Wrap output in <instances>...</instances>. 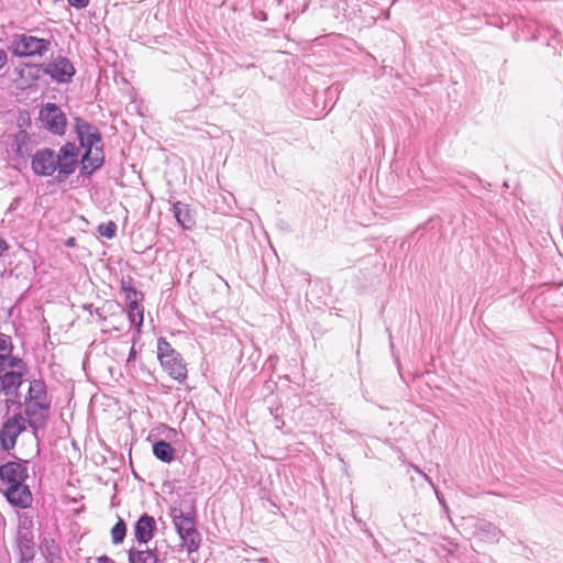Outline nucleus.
I'll return each mask as SVG.
<instances>
[{
	"label": "nucleus",
	"instance_id": "nucleus-30",
	"mask_svg": "<svg viewBox=\"0 0 563 563\" xmlns=\"http://www.w3.org/2000/svg\"><path fill=\"white\" fill-rule=\"evenodd\" d=\"M76 9H84L89 4V0H67Z\"/></svg>",
	"mask_w": 563,
	"mask_h": 563
},
{
	"label": "nucleus",
	"instance_id": "nucleus-23",
	"mask_svg": "<svg viewBox=\"0 0 563 563\" xmlns=\"http://www.w3.org/2000/svg\"><path fill=\"white\" fill-rule=\"evenodd\" d=\"M128 305V316H129V320L131 322L132 325H134L137 331H140V329L142 328L143 325V321H144V316H143V308L141 307L140 305V301H136V307L133 308L131 302L126 303Z\"/></svg>",
	"mask_w": 563,
	"mask_h": 563
},
{
	"label": "nucleus",
	"instance_id": "nucleus-11",
	"mask_svg": "<svg viewBox=\"0 0 563 563\" xmlns=\"http://www.w3.org/2000/svg\"><path fill=\"white\" fill-rule=\"evenodd\" d=\"M104 164L103 145L86 148L79 159L80 176L90 178Z\"/></svg>",
	"mask_w": 563,
	"mask_h": 563
},
{
	"label": "nucleus",
	"instance_id": "nucleus-38",
	"mask_svg": "<svg viewBox=\"0 0 563 563\" xmlns=\"http://www.w3.org/2000/svg\"><path fill=\"white\" fill-rule=\"evenodd\" d=\"M136 355L135 349L132 346L129 353L128 362H131Z\"/></svg>",
	"mask_w": 563,
	"mask_h": 563
},
{
	"label": "nucleus",
	"instance_id": "nucleus-34",
	"mask_svg": "<svg viewBox=\"0 0 563 563\" xmlns=\"http://www.w3.org/2000/svg\"><path fill=\"white\" fill-rule=\"evenodd\" d=\"M342 11H343V15L346 18H352V15L355 14V12H356L355 9L347 10L346 7H343Z\"/></svg>",
	"mask_w": 563,
	"mask_h": 563
},
{
	"label": "nucleus",
	"instance_id": "nucleus-31",
	"mask_svg": "<svg viewBox=\"0 0 563 563\" xmlns=\"http://www.w3.org/2000/svg\"><path fill=\"white\" fill-rule=\"evenodd\" d=\"M33 522L32 519L24 516L23 518H20V526L19 529H32Z\"/></svg>",
	"mask_w": 563,
	"mask_h": 563
},
{
	"label": "nucleus",
	"instance_id": "nucleus-28",
	"mask_svg": "<svg viewBox=\"0 0 563 563\" xmlns=\"http://www.w3.org/2000/svg\"><path fill=\"white\" fill-rule=\"evenodd\" d=\"M117 229V224L113 221H109L107 223H101L98 227V232L107 239H112L115 236Z\"/></svg>",
	"mask_w": 563,
	"mask_h": 563
},
{
	"label": "nucleus",
	"instance_id": "nucleus-37",
	"mask_svg": "<svg viewBox=\"0 0 563 563\" xmlns=\"http://www.w3.org/2000/svg\"><path fill=\"white\" fill-rule=\"evenodd\" d=\"M437 498H438L439 503L442 505V507L448 511L449 509H448V506L445 504V500H444V498L438 492H437Z\"/></svg>",
	"mask_w": 563,
	"mask_h": 563
},
{
	"label": "nucleus",
	"instance_id": "nucleus-13",
	"mask_svg": "<svg viewBox=\"0 0 563 563\" xmlns=\"http://www.w3.org/2000/svg\"><path fill=\"white\" fill-rule=\"evenodd\" d=\"M4 496L10 505L20 509L31 507L33 501L30 487L25 484L7 486Z\"/></svg>",
	"mask_w": 563,
	"mask_h": 563
},
{
	"label": "nucleus",
	"instance_id": "nucleus-36",
	"mask_svg": "<svg viewBox=\"0 0 563 563\" xmlns=\"http://www.w3.org/2000/svg\"><path fill=\"white\" fill-rule=\"evenodd\" d=\"M98 563H114V561L107 555H101L98 558Z\"/></svg>",
	"mask_w": 563,
	"mask_h": 563
},
{
	"label": "nucleus",
	"instance_id": "nucleus-8",
	"mask_svg": "<svg viewBox=\"0 0 563 563\" xmlns=\"http://www.w3.org/2000/svg\"><path fill=\"white\" fill-rule=\"evenodd\" d=\"M25 430V421L21 413L8 418L0 429V445L10 451L15 446L18 437Z\"/></svg>",
	"mask_w": 563,
	"mask_h": 563
},
{
	"label": "nucleus",
	"instance_id": "nucleus-3",
	"mask_svg": "<svg viewBox=\"0 0 563 563\" xmlns=\"http://www.w3.org/2000/svg\"><path fill=\"white\" fill-rule=\"evenodd\" d=\"M12 45L15 56H43L49 49L51 41L29 34H16L13 37Z\"/></svg>",
	"mask_w": 563,
	"mask_h": 563
},
{
	"label": "nucleus",
	"instance_id": "nucleus-26",
	"mask_svg": "<svg viewBox=\"0 0 563 563\" xmlns=\"http://www.w3.org/2000/svg\"><path fill=\"white\" fill-rule=\"evenodd\" d=\"M11 338L5 334H0V365H5L9 354L12 352Z\"/></svg>",
	"mask_w": 563,
	"mask_h": 563
},
{
	"label": "nucleus",
	"instance_id": "nucleus-18",
	"mask_svg": "<svg viewBox=\"0 0 563 563\" xmlns=\"http://www.w3.org/2000/svg\"><path fill=\"white\" fill-rule=\"evenodd\" d=\"M129 563H163L158 559L157 549H135L132 548L128 551Z\"/></svg>",
	"mask_w": 563,
	"mask_h": 563
},
{
	"label": "nucleus",
	"instance_id": "nucleus-2",
	"mask_svg": "<svg viewBox=\"0 0 563 563\" xmlns=\"http://www.w3.org/2000/svg\"><path fill=\"white\" fill-rule=\"evenodd\" d=\"M79 146L75 142H66L55 152L57 175L55 180L63 183L71 176L79 166Z\"/></svg>",
	"mask_w": 563,
	"mask_h": 563
},
{
	"label": "nucleus",
	"instance_id": "nucleus-24",
	"mask_svg": "<svg viewBox=\"0 0 563 563\" xmlns=\"http://www.w3.org/2000/svg\"><path fill=\"white\" fill-rule=\"evenodd\" d=\"M177 351L172 347L170 343L165 338H159L157 340V357L161 361L168 358L169 356H174Z\"/></svg>",
	"mask_w": 563,
	"mask_h": 563
},
{
	"label": "nucleus",
	"instance_id": "nucleus-16",
	"mask_svg": "<svg viewBox=\"0 0 563 563\" xmlns=\"http://www.w3.org/2000/svg\"><path fill=\"white\" fill-rule=\"evenodd\" d=\"M155 531L156 521L147 514H143L134 525V537L139 545L147 544L154 537Z\"/></svg>",
	"mask_w": 563,
	"mask_h": 563
},
{
	"label": "nucleus",
	"instance_id": "nucleus-4",
	"mask_svg": "<svg viewBox=\"0 0 563 563\" xmlns=\"http://www.w3.org/2000/svg\"><path fill=\"white\" fill-rule=\"evenodd\" d=\"M38 119L42 126L51 134L63 136L67 128V118L59 106L53 102L45 103L41 110Z\"/></svg>",
	"mask_w": 563,
	"mask_h": 563
},
{
	"label": "nucleus",
	"instance_id": "nucleus-1",
	"mask_svg": "<svg viewBox=\"0 0 563 563\" xmlns=\"http://www.w3.org/2000/svg\"><path fill=\"white\" fill-rule=\"evenodd\" d=\"M170 517L183 547H185L189 553L197 551L201 538L196 529L195 516L190 512H184L180 508L173 507L170 509Z\"/></svg>",
	"mask_w": 563,
	"mask_h": 563
},
{
	"label": "nucleus",
	"instance_id": "nucleus-14",
	"mask_svg": "<svg viewBox=\"0 0 563 563\" xmlns=\"http://www.w3.org/2000/svg\"><path fill=\"white\" fill-rule=\"evenodd\" d=\"M49 405H41L40 402H25L24 413L27 418V424L34 432L44 428L47 422Z\"/></svg>",
	"mask_w": 563,
	"mask_h": 563
},
{
	"label": "nucleus",
	"instance_id": "nucleus-20",
	"mask_svg": "<svg viewBox=\"0 0 563 563\" xmlns=\"http://www.w3.org/2000/svg\"><path fill=\"white\" fill-rule=\"evenodd\" d=\"M173 212L176 221L184 229L188 230L191 229V227H194L195 221L188 205H185L180 201H176L173 206Z\"/></svg>",
	"mask_w": 563,
	"mask_h": 563
},
{
	"label": "nucleus",
	"instance_id": "nucleus-21",
	"mask_svg": "<svg viewBox=\"0 0 563 563\" xmlns=\"http://www.w3.org/2000/svg\"><path fill=\"white\" fill-rule=\"evenodd\" d=\"M153 454L157 460L170 463L175 459V449L169 442L157 440L153 443Z\"/></svg>",
	"mask_w": 563,
	"mask_h": 563
},
{
	"label": "nucleus",
	"instance_id": "nucleus-6",
	"mask_svg": "<svg viewBox=\"0 0 563 563\" xmlns=\"http://www.w3.org/2000/svg\"><path fill=\"white\" fill-rule=\"evenodd\" d=\"M40 67L45 75L57 84L70 82L76 73L73 63L62 55L53 57L46 64H41Z\"/></svg>",
	"mask_w": 563,
	"mask_h": 563
},
{
	"label": "nucleus",
	"instance_id": "nucleus-17",
	"mask_svg": "<svg viewBox=\"0 0 563 563\" xmlns=\"http://www.w3.org/2000/svg\"><path fill=\"white\" fill-rule=\"evenodd\" d=\"M161 365L168 373L170 377L178 382H184L187 378L186 364L179 352L175 353L174 356L161 361Z\"/></svg>",
	"mask_w": 563,
	"mask_h": 563
},
{
	"label": "nucleus",
	"instance_id": "nucleus-41",
	"mask_svg": "<svg viewBox=\"0 0 563 563\" xmlns=\"http://www.w3.org/2000/svg\"><path fill=\"white\" fill-rule=\"evenodd\" d=\"M558 33H559V32H558V30H554V35H553V37H555Z\"/></svg>",
	"mask_w": 563,
	"mask_h": 563
},
{
	"label": "nucleus",
	"instance_id": "nucleus-12",
	"mask_svg": "<svg viewBox=\"0 0 563 563\" xmlns=\"http://www.w3.org/2000/svg\"><path fill=\"white\" fill-rule=\"evenodd\" d=\"M15 544L21 563H31L35 558L34 532L32 529H19Z\"/></svg>",
	"mask_w": 563,
	"mask_h": 563
},
{
	"label": "nucleus",
	"instance_id": "nucleus-39",
	"mask_svg": "<svg viewBox=\"0 0 563 563\" xmlns=\"http://www.w3.org/2000/svg\"><path fill=\"white\" fill-rule=\"evenodd\" d=\"M93 313H96L101 321L106 320V317L101 313L99 308H96Z\"/></svg>",
	"mask_w": 563,
	"mask_h": 563
},
{
	"label": "nucleus",
	"instance_id": "nucleus-5",
	"mask_svg": "<svg viewBox=\"0 0 563 563\" xmlns=\"http://www.w3.org/2000/svg\"><path fill=\"white\" fill-rule=\"evenodd\" d=\"M466 530L472 538L486 543H497L503 537V531L493 522L484 518L471 517L466 519Z\"/></svg>",
	"mask_w": 563,
	"mask_h": 563
},
{
	"label": "nucleus",
	"instance_id": "nucleus-29",
	"mask_svg": "<svg viewBox=\"0 0 563 563\" xmlns=\"http://www.w3.org/2000/svg\"><path fill=\"white\" fill-rule=\"evenodd\" d=\"M8 397L9 398L5 400L7 411H9L14 406L18 407V408L22 407L21 397L18 398L16 395H9Z\"/></svg>",
	"mask_w": 563,
	"mask_h": 563
},
{
	"label": "nucleus",
	"instance_id": "nucleus-15",
	"mask_svg": "<svg viewBox=\"0 0 563 563\" xmlns=\"http://www.w3.org/2000/svg\"><path fill=\"white\" fill-rule=\"evenodd\" d=\"M23 376L24 374H21V371L9 372L5 371V365H0V394L2 393L5 396L16 395L20 398L19 388L23 383Z\"/></svg>",
	"mask_w": 563,
	"mask_h": 563
},
{
	"label": "nucleus",
	"instance_id": "nucleus-27",
	"mask_svg": "<svg viewBox=\"0 0 563 563\" xmlns=\"http://www.w3.org/2000/svg\"><path fill=\"white\" fill-rule=\"evenodd\" d=\"M5 366L10 367L11 369L9 372H19L21 371V374L26 373V365L23 362V360L19 356H14L9 354V357L5 361Z\"/></svg>",
	"mask_w": 563,
	"mask_h": 563
},
{
	"label": "nucleus",
	"instance_id": "nucleus-19",
	"mask_svg": "<svg viewBox=\"0 0 563 563\" xmlns=\"http://www.w3.org/2000/svg\"><path fill=\"white\" fill-rule=\"evenodd\" d=\"M25 402H40L41 405H49L45 383L42 379H34L30 383Z\"/></svg>",
	"mask_w": 563,
	"mask_h": 563
},
{
	"label": "nucleus",
	"instance_id": "nucleus-7",
	"mask_svg": "<svg viewBox=\"0 0 563 563\" xmlns=\"http://www.w3.org/2000/svg\"><path fill=\"white\" fill-rule=\"evenodd\" d=\"M74 130L79 142V150L97 147L102 144L99 129L80 117L74 119Z\"/></svg>",
	"mask_w": 563,
	"mask_h": 563
},
{
	"label": "nucleus",
	"instance_id": "nucleus-32",
	"mask_svg": "<svg viewBox=\"0 0 563 563\" xmlns=\"http://www.w3.org/2000/svg\"><path fill=\"white\" fill-rule=\"evenodd\" d=\"M8 55L4 49L0 48V69L7 64Z\"/></svg>",
	"mask_w": 563,
	"mask_h": 563
},
{
	"label": "nucleus",
	"instance_id": "nucleus-22",
	"mask_svg": "<svg viewBox=\"0 0 563 563\" xmlns=\"http://www.w3.org/2000/svg\"><path fill=\"white\" fill-rule=\"evenodd\" d=\"M121 290L125 296L126 303L131 302L132 307H136V301H141L143 299V294L133 286L132 279L122 280L121 282Z\"/></svg>",
	"mask_w": 563,
	"mask_h": 563
},
{
	"label": "nucleus",
	"instance_id": "nucleus-25",
	"mask_svg": "<svg viewBox=\"0 0 563 563\" xmlns=\"http://www.w3.org/2000/svg\"><path fill=\"white\" fill-rule=\"evenodd\" d=\"M126 523L123 519L119 518V520L114 523L111 529V538L114 544H120L123 542L126 536Z\"/></svg>",
	"mask_w": 563,
	"mask_h": 563
},
{
	"label": "nucleus",
	"instance_id": "nucleus-9",
	"mask_svg": "<svg viewBox=\"0 0 563 563\" xmlns=\"http://www.w3.org/2000/svg\"><path fill=\"white\" fill-rule=\"evenodd\" d=\"M55 151L49 147L37 150L32 155L31 167L35 175L49 177L57 173Z\"/></svg>",
	"mask_w": 563,
	"mask_h": 563
},
{
	"label": "nucleus",
	"instance_id": "nucleus-33",
	"mask_svg": "<svg viewBox=\"0 0 563 563\" xmlns=\"http://www.w3.org/2000/svg\"><path fill=\"white\" fill-rule=\"evenodd\" d=\"M9 249V244L0 236V256Z\"/></svg>",
	"mask_w": 563,
	"mask_h": 563
},
{
	"label": "nucleus",
	"instance_id": "nucleus-40",
	"mask_svg": "<svg viewBox=\"0 0 563 563\" xmlns=\"http://www.w3.org/2000/svg\"><path fill=\"white\" fill-rule=\"evenodd\" d=\"M84 308L90 313V314H93L95 312V309H93V306L92 305H86L84 306Z\"/></svg>",
	"mask_w": 563,
	"mask_h": 563
},
{
	"label": "nucleus",
	"instance_id": "nucleus-10",
	"mask_svg": "<svg viewBox=\"0 0 563 563\" xmlns=\"http://www.w3.org/2000/svg\"><path fill=\"white\" fill-rule=\"evenodd\" d=\"M27 461H8L0 465V481L7 486L24 484L29 477Z\"/></svg>",
	"mask_w": 563,
	"mask_h": 563
},
{
	"label": "nucleus",
	"instance_id": "nucleus-35",
	"mask_svg": "<svg viewBox=\"0 0 563 563\" xmlns=\"http://www.w3.org/2000/svg\"><path fill=\"white\" fill-rule=\"evenodd\" d=\"M65 246L67 247H74L76 246V239L74 236H70L68 238L66 241H65Z\"/></svg>",
	"mask_w": 563,
	"mask_h": 563
}]
</instances>
